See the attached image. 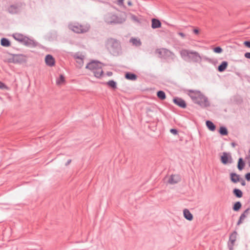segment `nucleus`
<instances>
[{
    "label": "nucleus",
    "mask_w": 250,
    "mask_h": 250,
    "mask_svg": "<svg viewBox=\"0 0 250 250\" xmlns=\"http://www.w3.org/2000/svg\"><path fill=\"white\" fill-rule=\"evenodd\" d=\"M228 62L226 61L223 62L221 64L218 66V70L220 72L224 71L228 66Z\"/></svg>",
    "instance_id": "20"
},
{
    "label": "nucleus",
    "mask_w": 250,
    "mask_h": 250,
    "mask_svg": "<svg viewBox=\"0 0 250 250\" xmlns=\"http://www.w3.org/2000/svg\"><path fill=\"white\" fill-rule=\"evenodd\" d=\"M107 84L108 85V86L112 88H116V83L113 80H111L108 82Z\"/></svg>",
    "instance_id": "30"
},
{
    "label": "nucleus",
    "mask_w": 250,
    "mask_h": 250,
    "mask_svg": "<svg viewBox=\"0 0 250 250\" xmlns=\"http://www.w3.org/2000/svg\"><path fill=\"white\" fill-rule=\"evenodd\" d=\"M244 44L247 47L250 48V41H245Z\"/></svg>",
    "instance_id": "34"
},
{
    "label": "nucleus",
    "mask_w": 250,
    "mask_h": 250,
    "mask_svg": "<svg viewBox=\"0 0 250 250\" xmlns=\"http://www.w3.org/2000/svg\"><path fill=\"white\" fill-rule=\"evenodd\" d=\"M232 145L233 146H234V143H232Z\"/></svg>",
    "instance_id": "52"
},
{
    "label": "nucleus",
    "mask_w": 250,
    "mask_h": 250,
    "mask_svg": "<svg viewBox=\"0 0 250 250\" xmlns=\"http://www.w3.org/2000/svg\"><path fill=\"white\" fill-rule=\"evenodd\" d=\"M247 216L246 215L242 213L241 216H240V217L241 218V219H242L243 220H244L246 218Z\"/></svg>",
    "instance_id": "44"
},
{
    "label": "nucleus",
    "mask_w": 250,
    "mask_h": 250,
    "mask_svg": "<svg viewBox=\"0 0 250 250\" xmlns=\"http://www.w3.org/2000/svg\"><path fill=\"white\" fill-rule=\"evenodd\" d=\"M230 160L229 161L228 155L226 152H224L221 157V161L223 164H227L228 163H230L231 162L230 157Z\"/></svg>",
    "instance_id": "12"
},
{
    "label": "nucleus",
    "mask_w": 250,
    "mask_h": 250,
    "mask_svg": "<svg viewBox=\"0 0 250 250\" xmlns=\"http://www.w3.org/2000/svg\"><path fill=\"white\" fill-rule=\"evenodd\" d=\"M13 36L16 40L22 42H23L26 38V37L23 36L22 35L18 33L14 34Z\"/></svg>",
    "instance_id": "18"
},
{
    "label": "nucleus",
    "mask_w": 250,
    "mask_h": 250,
    "mask_svg": "<svg viewBox=\"0 0 250 250\" xmlns=\"http://www.w3.org/2000/svg\"><path fill=\"white\" fill-rule=\"evenodd\" d=\"M14 60L15 62H21L25 61V59L23 55H18L14 57Z\"/></svg>",
    "instance_id": "17"
},
{
    "label": "nucleus",
    "mask_w": 250,
    "mask_h": 250,
    "mask_svg": "<svg viewBox=\"0 0 250 250\" xmlns=\"http://www.w3.org/2000/svg\"><path fill=\"white\" fill-rule=\"evenodd\" d=\"M248 158L249 160L250 161V150H249V155H248Z\"/></svg>",
    "instance_id": "48"
},
{
    "label": "nucleus",
    "mask_w": 250,
    "mask_h": 250,
    "mask_svg": "<svg viewBox=\"0 0 250 250\" xmlns=\"http://www.w3.org/2000/svg\"><path fill=\"white\" fill-rule=\"evenodd\" d=\"M23 42L25 45L29 46H35L36 45V43L33 40H31L27 37H26L25 39H24Z\"/></svg>",
    "instance_id": "16"
},
{
    "label": "nucleus",
    "mask_w": 250,
    "mask_h": 250,
    "mask_svg": "<svg viewBox=\"0 0 250 250\" xmlns=\"http://www.w3.org/2000/svg\"><path fill=\"white\" fill-rule=\"evenodd\" d=\"M173 102L181 107L185 108L186 107L185 102L181 98H175L173 99Z\"/></svg>",
    "instance_id": "11"
},
{
    "label": "nucleus",
    "mask_w": 250,
    "mask_h": 250,
    "mask_svg": "<svg viewBox=\"0 0 250 250\" xmlns=\"http://www.w3.org/2000/svg\"><path fill=\"white\" fill-rule=\"evenodd\" d=\"M181 180L180 177L178 175H171L169 177L168 182L169 184L173 185L178 183Z\"/></svg>",
    "instance_id": "9"
},
{
    "label": "nucleus",
    "mask_w": 250,
    "mask_h": 250,
    "mask_svg": "<svg viewBox=\"0 0 250 250\" xmlns=\"http://www.w3.org/2000/svg\"><path fill=\"white\" fill-rule=\"evenodd\" d=\"M162 51H163L164 52H166V49H163Z\"/></svg>",
    "instance_id": "51"
},
{
    "label": "nucleus",
    "mask_w": 250,
    "mask_h": 250,
    "mask_svg": "<svg viewBox=\"0 0 250 250\" xmlns=\"http://www.w3.org/2000/svg\"><path fill=\"white\" fill-rule=\"evenodd\" d=\"M241 184H242V185L243 186H245V181H244V180H242V183H241Z\"/></svg>",
    "instance_id": "50"
},
{
    "label": "nucleus",
    "mask_w": 250,
    "mask_h": 250,
    "mask_svg": "<svg viewBox=\"0 0 250 250\" xmlns=\"http://www.w3.org/2000/svg\"><path fill=\"white\" fill-rule=\"evenodd\" d=\"M45 62L48 66H53L55 64V60L54 58L50 55H47L45 58Z\"/></svg>",
    "instance_id": "10"
},
{
    "label": "nucleus",
    "mask_w": 250,
    "mask_h": 250,
    "mask_svg": "<svg viewBox=\"0 0 250 250\" xmlns=\"http://www.w3.org/2000/svg\"><path fill=\"white\" fill-rule=\"evenodd\" d=\"M130 42L136 46H139L141 44V42L140 40L138 39L131 38L130 40Z\"/></svg>",
    "instance_id": "21"
},
{
    "label": "nucleus",
    "mask_w": 250,
    "mask_h": 250,
    "mask_svg": "<svg viewBox=\"0 0 250 250\" xmlns=\"http://www.w3.org/2000/svg\"><path fill=\"white\" fill-rule=\"evenodd\" d=\"M210 131H214L215 129L216 126H207Z\"/></svg>",
    "instance_id": "35"
},
{
    "label": "nucleus",
    "mask_w": 250,
    "mask_h": 250,
    "mask_svg": "<svg viewBox=\"0 0 250 250\" xmlns=\"http://www.w3.org/2000/svg\"><path fill=\"white\" fill-rule=\"evenodd\" d=\"M188 95L194 103L202 107H207L209 105L208 98L199 91L189 90Z\"/></svg>",
    "instance_id": "2"
},
{
    "label": "nucleus",
    "mask_w": 250,
    "mask_h": 250,
    "mask_svg": "<svg viewBox=\"0 0 250 250\" xmlns=\"http://www.w3.org/2000/svg\"><path fill=\"white\" fill-rule=\"evenodd\" d=\"M245 58L250 59V52H247L244 54Z\"/></svg>",
    "instance_id": "37"
},
{
    "label": "nucleus",
    "mask_w": 250,
    "mask_h": 250,
    "mask_svg": "<svg viewBox=\"0 0 250 250\" xmlns=\"http://www.w3.org/2000/svg\"><path fill=\"white\" fill-rule=\"evenodd\" d=\"M178 34L183 38L185 37V35L182 32H179Z\"/></svg>",
    "instance_id": "45"
},
{
    "label": "nucleus",
    "mask_w": 250,
    "mask_h": 250,
    "mask_svg": "<svg viewBox=\"0 0 250 250\" xmlns=\"http://www.w3.org/2000/svg\"><path fill=\"white\" fill-rule=\"evenodd\" d=\"M241 203L240 202H237L234 205L233 209L234 211H238L241 208Z\"/></svg>",
    "instance_id": "29"
},
{
    "label": "nucleus",
    "mask_w": 250,
    "mask_h": 250,
    "mask_svg": "<svg viewBox=\"0 0 250 250\" xmlns=\"http://www.w3.org/2000/svg\"><path fill=\"white\" fill-rule=\"evenodd\" d=\"M151 27L153 29H156L160 28L161 26V23L160 21L156 19H153L152 20Z\"/></svg>",
    "instance_id": "13"
},
{
    "label": "nucleus",
    "mask_w": 250,
    "mask_h": 250,
    "mask_svg": "<svg viewBox=\"0 0 250 250\" xmlns=\"http://www.w3.org/2000/svg\"><path fill=\"white\" fill-rule=\"evenodd\" d=\"M219 132L222 135H227L228 134L227 129L224 126H221L220 127Z\"/></svg>",
    "instance_id": "28"
},
{
    "label": "nucleus",
    "mask_w": 250,
    "mask_h": 250,
    "mask_svg": "<svg viewBox=\"0 0 250 250\" xmlns=\"http://www.w3.org/2000/svg\"><path fill=\"white\" fill-rule=\"evenodd\" d=\"M157 95L161 100H164L166 98V94L163 91H159L157 92Z\"/></svg>",
    "instance_id": "26"
},
{
    "label": "nucleus",
    "mask_w": 250,
    "mask_h": 250,
    "mask_svg": "<svg viewBox=\"0 0 250 250\" xmlns=\"http://www.w3.org/2000/svg\"><path fill=\"white\" fill-rule=\"evenodd\" d=\"M84 57V56L82 54L76 53L74 55V58L76 60L78 67L81 68L83 65Z\"/></svg>",
    "instance_id": "8"
},
{
    "label": "nucleus",
    "mask_w": 250,
    "mask_h": 250,
    "mask_svg": "<svg viewBox=\"0 0 250 250\" xmlns=\"http://www.w3.org/2000/svg\"><path fill=\"white\" fill-rule=\"evenodd\" d=\"M213 51L216 53H221L223 50L220 47H216L213 49Z\"/></svg>",
    "instance_id": "31"
},
{
    "label": "nucleus",
    "mask_w": 250,
    "mask_h": 250,
    "mask_svg": "<svg viewBox=\"0 0 250 250\" xmlns=\"http://www.w3.org/2000/svg\"><path fill=\"white\" fill-rule=\"evenodd\" d=\"M108 50L113 55H117L121 52V45L119 42L113 39H108L106 42Z\"/></svg>",
    "instance_id": "5"
},
{
    "label": "nucleus",
    "mask_w": 250,
    "mask_h": 250,
    "mask_svg": "<svg viewBox=\"0 0 250 250\" xmlns=\"http://www.w3.org/2000/svg\"><path fill=\"white\" fill-rule=\"evenodd\" d=\"M230 179L233 183H236L240 181V176L235 173H231L230 174Z\"/></svg>",
    "instance_id": "14"
},
{
    "label": "nucleus",
    "mask_w": 250,
    "mask_h": 250,
    "mask_svg": "<svg viewBox=\"0 0 250 250\" xmlns=\"http://www.w3.org/2000/svg\"><path fill=\"white\" fill-rule=\"evenodd\" d=\"M249 210H250V208H247L246 210H245V211L243 213L246 215V216H247V215L249 213Z\"/></svg>",
    "instance_id": "43"
},
{
    "label": "nucleus",
    "mask_w": 250,
    "mask_h": 250,
    "mask_svg": "<svg viewBox=\"0 0 250 250\" xmlns=\"http://www.w3.org/2000/svg\"><path fill=\"white\" fill-rule=\"evenodd\" d=\"M246 178L248 181H250V173L246 174Z\"/></svg>",
    "instance_id": "41"
},
{
    "label": "nucleus",
    "mask_w": 250,
    "mask_h": 250,
    "mask_svg": "<svg viewBox=\"0 0 250 250\" xmlns=\"http://www.w3.org/2000/svg\"><path fill=\"white\" fill-rule=\"evenodd\" d=\"M206 124V125H214L212 122L210 121H207Z\"/></svg>",
    "instance_id": "42"
},
{
    "label": "nucleus",
    "mask_w": 250,
    "mask_h": 250,
    "mask_svg": "<svg viewBox=\"0 0 250 250\" xmlns=\"http://www.w3.org/2000/svg\"><path fill=\"white\" fill-rule=\"evenodd\" d=\"M65 79L63 75H61L60 77L56 80V83L58 85H62L64 83Z\"/></svg>",
    "instance_id": "23"
},
{
    "label": "nucleus",
    "mask_w": 250,
    "mask_h": 250,
    "mask_svg": "<svg viewBox=\"0 0 250 250\" xmlns=\"http://www.w3.org/2000/svg\"><path fill=\"white\" fill-rule=\"evenodd\" d=\"M124 0H118L117 4L119 5H122L123 4Z\"/></svg>",
    "instance_id": "38"
},
{
    "label": "nucleus",
    "mask_w": 250,
    "mask_h": 250,
    "mask_svg": "<svg viewBox=\"0 0 250 250\" xmlns=\"http://www.w3.org/2000/svg\"><path fill=\"white\" fill-rule=\"evenodd\" d=\"M127 4H128V5H129V6L132 5V2H131V1H128L127 2Z\"/></svg>",
    "instance_id": "49"
},
{
    "label": "nucleus",
    "mask_w": 250,
    "mask_h": 250,
    "mask_svg": "<svg viewBox=\"0 0 250 250\" xmlns=\"http://www.w3.org/2000/svg\"><path fill=\"white\" fill-rule=\"evenodd\" d=\"M68 26L70 30L77 33H85L88 31L89 29V25H82L78 23H71Z\"/></svg>",
    "instance_id": "6"
},
{
    "label": "nucleus",
    "mask_w": 250,
    "mask_h": 250,
    "mask_svg": "<svg viewBox=\"0 0 250 250\" xmlns=\"http://www.w3.org/2000/svg\"><path fill=\"white\" fill-rule=\"evenodd\" d=\"M8 10L10 13L15 14L19 12V9L17 6L11 5L8 8Z\"/></svg>",
    "instance_id": "19"
},
{
    "label": "nucleus",
    "mask_w": 250,
    "mask_h": 250,
    "mask_svg": "<svg viewBox=\"0 0 250 250\" xmlns=\"http://www.w3.org/2000/svg\"><path fill=\"white\" fill-rule=\"evenodd\" d=\"M244 220H243L242 219H241V218L240 217V218L238 220V221L237 222V225H240L241 223H242L243 221H244Z\"/></svg>",
    "instance_id": "39"
},
{
    "label": "nucleus",
    "mask_w": 250,
    "mask_h": 250,
    "mask_svg": "<svg viewBox=\"0 0 250 250\" xmlns=\"http://www.w3.org/2000/svg\"><path fill=\"white\" fill-rule=\"evenodd\" d=\"M0 88L8 89V87L3 83L0 81Z\"/></svg>",
    "instance_id": "32"
},
{
    "label": "nucleus",
    "mask_w": 250,
    "mask_h": 250,
    "mask_svg": "<svg viewBox=\"0 0 250 250\" xmlns=\"http://www.w3.org/2000/svg\"><path fill=\"white\" fill-rule=\"evenodd\" d=\"M85 68L91 71L97 78H100L103 75L102 64L99 62L92 61L86 65Z\"/></svg>",
    "instance_id": "4"
},
{
    "label": "nucleus",
    "mask_w": 250,
    "mask_h": 250,
    "mask_svg": "<svg viewBox=\"0 0 250 250\" xmlns=\"http://www.w3.org/2000/svg\"><path fill=\"white\" fill-rule=\"evenodd\" d=\"M203 60L208 61V62H210V61H211L210 59H209L206 56L202 57V60Z\"/></svg>",
    "instance_id": "40"
},
{
    "label": "nucleus",
    "mask_w": 250,
    "mask_h": 250,
    "mask_svg": "<svg viewBox=\"0 0 250 250\" xmlns=\"http://www.w3.org/2000/svg\"><path fill=\"white\" fill-rule=\"evenodd\" d=\"M1 45L3 46L8 47L10 45V42L9 40L6 38H2L1 40Z\"/></svg>",
    "instance_id": "22"
},
{
    "label": "nucleus",
    "mask_w": 250,
    "mask_h": 250,
    "mask_svg": "<svg viewBox=\"0 0 250 250\" xmlns=\"http://www.w3.org/2000/svg\"><path fill=\"white\" fill-rule=\"evenodd\" d=\"M71 162V159H69L67 161V162L65 164V166H67L68 165H69Z\"/></svg>",
    "instance_id": "46"
},
{
    "label": "nucleus",
    "mask_w": 250,
    "mask_h": 250,
    "mask_svg": "<svg viewBox=\"0 0 250 250\" xmlns=\"http://www.w3.org/2000/svg\"><path fill=\"white\" fill-rule=\"evenodd\" d=\"M184 216L186 219L191 221L193 219V215L188 209H185L183 211Z\"/></svg>",
    "instance_id": "15"
},
{
    "label": "nucleus",
    "mask_w": 250,
    "mask_h": 250,
    "mask_svg": "<svg viewBox=\"0 0 250 250\" xmlns=\"http://www.w3.org/2000/svg\"><path fill=\"white\" fill-rule=\"evenodd\" d=\"M237 236V232L236 231H234L229 236L228 247L230 250H232L233 249V246L236 240Z\"/></svg>",
    "instance_id": "7"
},
{
    "label": "nucleus",
    "mask_w": 250,
    "mask_h": 250,
    "mask_svg": "<svg viewBox=\"0 0 250 250\" xmlns=\"http://www.w3.org/2000/svg\"><path fill=\"white\" fill-rule=\"evenodd\" d=\"M180 54L181 58L187 62L200 63L202 61V57L194 50L183 49L180 51Z\"/></svg>",
    "instance_id": "1"
},
{
    "label": "nucleus",
    "mask_w": 250,
    "mask_h": 250,
    "mask_svg": "<svg viewBox=\"0 0 250 250\" xmlns=\"http://www.w3.org/2000/svg\"><path fill=\"white\" fill-rule=\"evenodd\" d=\"M193 32L196 34H198L199 33V30L197 29H195L193 30Z\"/></svg>",
    "instance_id": "47"
},
{
    "label": "nucleus",
    "mask_w": 250,
    "mask_h": 250,
    "mask_svg": "<svg viewBox=\"0 0 250 250\" xmlns=\"http://www.w3.org/2000/svg\"><path fill=\"white\" fill-rule=\"evenodd\" d=\"M170 132L174 135H177L178 134V131L176 129H171Z\"/></svg>",
    "instance_id": "33"
},
{
    "label": "nucleus",
    "mask_w": 250,
    "mask_h": 250,
    "mask_svg": "<svg viewBox=\"0 0 250 250\" xmlns=\"http://www.w3.org/2000/svg\"><path fill=\"white\" fill-rule=\"evenodd\" d=\"M233 192L237 197L241 198L242 197L243 193L242 191L239 189L235 188Z\"/></svg>",
    "instance_id": "24"
},
{
    "label": "nucleus",
    "mask_w": 250,
    "mask_h": 250,
    "mask_svg": "<svg viewBox=\"0 0 250 250\" xmlns=\"http://www.w3.org/2000/svg\"><path fill=\"white\" fill-rule=\"evenodd\" d=\"M245 164L244 162L243 161L242 158H240L238 161V168L241 170L244 167Z\"/></svg>",
    "instance_id": "25"
},
{
    "label": "nucleus",
    "mask_w": 250,
    "mask_h": 250,
    "mask_svg": "<svg viewBox=\"0 0 250 250\" xmlns=\"http://www.w3.org/2000/svg\"><path fill=\"white\" fill-rule=\"evenodd\" d=\"M125 78L130 80H134L136 79V76L135 74L131 73H126Z\"/></svg>",
    "instance_id": "27"
},
{
    "label": "nucleus",
    "mask_w": 250,
    "mask_h": 250,
    "mask_svg": "<svg viewBox=\"0 0 250 250\" xmlns=\"http://www.w3.org/2000/svg\"><path fill=\"white\" fill-rule=\"evenodd\" d=\"M131 18L134 21H138L137 18L135 16H134V15H131Z\"/></svg>",
    "instance_id": "36"
},
{
    "label": "nucleus",
    "mask_w": 250,
    "mask_h": 250,
    "mask_svg": "<svg viewBox=\"0 0 250 250\" xmlns=\"http://www.w3.org/2000/svg\"><path fill=\"white\" fill-rule=\"evenodd\" d=\"M104 21L107 24H120L125 22L126 19V14L122 13L119 16L112 12H108L104 15Z\"/></svg>",
    "instance_id": "3"
}]
</instances>
